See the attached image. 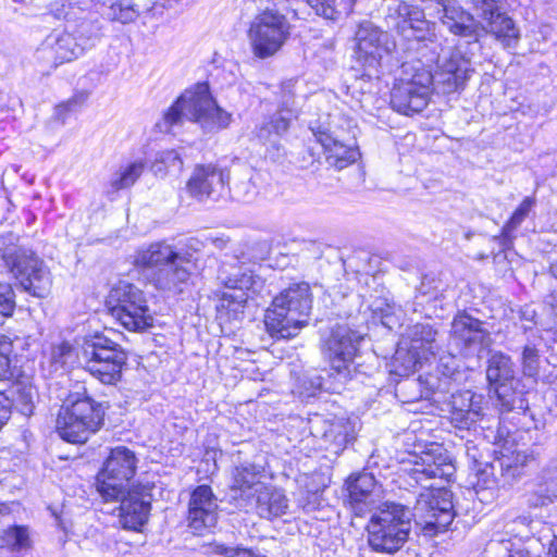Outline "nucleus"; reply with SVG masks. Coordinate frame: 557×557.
<instances>
[{
  "instance_id": "nucleus-1",
  "label": "nucleus",
  "mask_w": 557,
  "mask_h": 557,
  "mask_svg": "<svg viewBox=\"0 0 557 557\" xmlns=\"http://www.w3.org/2000/svg\"><path fill=\"white\" fill-rule=\"evenodd\" d=\"M186 120L199 124L205 132H215L230 125L232 114L216 104L207 83H198L163 113L156 128L161 133H171Z\"/></svg>"
},
{
  "instance_id": "nucleus-2",
  "label": "nucleus",
  "mask_w": 557,
  "mask_h": 557,
  "mask_svg": "<svg viewBox=\"0 0 557 557\" xmlns=\"http://www.w3.org/2000/svg\"><path fill=\"white\" fill-rule=\"evenodd\" d=\"M312 308L310 286L295 283L282 290L264 315L267 331L275 338H290L307 323Z\"/></svg>"
},
{
  "instance_id": "nucleus-3",
  "label": "nucleus",
  "mask_w": 557,
  "mask_h": 557,
  "mask_svg": "<svg viewBox=\"0 0 557 557\" xmlns=\"http://www.w3.org/2000/svg\"><path fill=\"white\" fill-rule=\"evenodd\" d=\"M18 240L20 237L12 232L1 234L0 259L25 292L35 297H45L51 287L50 272L44 261L20 245Z\"/></svg>"
},
{
  "instance_id": "nucleus-4",
  "label": "nucleus",
  "mask_w": 557,
  "mask_h": 557,
  "mask_svg": "<svg viewBox=\"0 0 557 557\" xmlns=\"http://www.w3.org/2000/svg\"><path fill=\"white\" fill-rule=\"evenodd\" d=\"M103 420L100 404L89 397L86 389L76 391L66 397L57 418V431L69 443H85L97 432Z\"/></svg>"
},
{
  "instance_id": "nucleus-5",
  "label": "nucleus",
  "mask_w": 557,
  "mask_h": 557,
  "mask_svg": "<svg viewBox=\"0 0 557 557\" xmlns=\"http://www.w3.org/2000/svg\"><path fill=\"white\" fill-rule=\"evenodd\" d=\"M410 530V511L399 504L385 503L370 519L368 542L375 552L393 554L407 542Z\"/></svg>"
},
{
  "instance_id": "nucleus-6",
  "label": "nucleus",
  "mask_w": 557,
  "mask_h": 557,
  "mask_svg": "<svg viewBox=\"0 0 557 557\" xmlns=\"http://www.w3.org/2000/svg\"><path fill=\"white\" fill-rule=\"evenodd\" d=\"M79 360L84 369L101 383L115 384L122 377L127 354L121 345L97 333L84 338Z\"/></svg>"
},
{
  "instance_id": "nucleus-7",
  "label": "nucleus",
  "mask_w": 557,
  "mask_h": 557,
  "mask_svg": "<svg viewBox=\"0 0 557 557\" xmlns=\"http://www.w3.org/2000/svg\"><path fill=\"white\" fill-rule=\"evenodd\" d=\"M433 90V76L420 61L404 63L391 94L393 109L404 115L422 112Z\"/></svg>"
},
{
  "instance_id": "nucleus-8",
  "label": "nucleus",
  "mask_w": 557,
  "mask_h": 557,
  "mask_svg": "<svg viewBox=\"0 0 557 557\" xmlns=\"http://www.w3.org/2000/svg\"><path fill=\"white\" fill-rule=\"evenodd\" d=\"M107 307L122 326L132 332H141L153 325V314L145 293L128 282H119L108 297Z\"/></svg>"
},
{
  "instance_id": "nucleus-9",
  "label": "nucleus",
  "mask_w": 557,
  "mask_h": 557,
  "mask_svg": "<svg viewBox=\"0 0 557 557\" xmlns=\"http://www.w3.org/2000/svg\"><path fill=\"white\" fill-rule=\"evenodd\" d=\"M290 24L276 10L265 9L250 22L248 39L253 55L268 59L276 54L290 36Z\"/></svg>"
},
{
  "instance_id": "nucleus-10",
  "label": "nucleus",
  "mask_w": 557,
  "mask_h": 557,
  "mask_svg": "<svg viewBox=\"0 0 557 557\" xmlns=\"http://www.w3.org/2000/svg\"><path fill=\"white\" fill-rule=\"evenodd\" d=\"M136 462L131 449L124 446L111 449L97 475V491L106 502L117 499L124 494L135 474Z\"/></svg>"
},
{
  "instance_id": "nucleus-11",
  "label": "nucleus",
  "mask_w": 557,
  "mask_h": 557,
  "mask_svg": "<svg viewBox=\"0 0 557 557\" xmlns=\"http://www.w3.org/2000/svg\"><path fill=\"white\" fill-rule=\"evenodd\" d=\"M230 173L213 163L198 164L186 182L185 190L199 202L218 201L228 195Z\"/></svg>"
},
{
  "instance_id": "nucleus-12",
  "label": "nucleus",
  "mask_w": 557,
  "mask_h": 557,
  "mask_svg": "<svg viewBox=\"0 0 557 557\" xmlns=\"http://www.w3.org/2000/svg\"><path fill=\"white\" fill-rule=\"evenodd\" d=\"M416 509L424 533L431 536L444 532L455 516L451 493L445 488L421 495Z\"/></svg>"
},
{
  "instance_id": "nucleus-13",
  "label": "nucleus",
  "mask_w": 557,
  "mask_h": 557,
  "mask_svg": "<svg viewBox=\"0 0 557 557\" xmlns=\"http://www.w3.org/2000/svg\"><path fill=\"white\" fill-rule=\"evenodd\" d=\"M219 280L226 287L222 293L219 309H226L236 312L247 302L249 292L256 293V286L259 284L252 272L240 265H223Z\"/></svg>"
},
{
  "instance_id": "nucleus-14",
  "label": "nucleus",
  "mask_w": 557,
  "mask_h": 557,
  "mask_svg": "<svg viewBox=\"0 0 557 557\" xmlns=\"http://www.w3.org/2000/svg\"><path fill=\"white\" fill-rule=\"evenodd\" d=\"M473 72L470 58L460 50L454 49L437 58L436 71L435 74H432L433 89H437L442 94H451L462 89Z\"/></svg>"
},
{
  "instance_id": "nucleus-15",
  "label": "nucleus",
  "mask_w": 557,
  "mask_h": 557,
  "mask_svg": "<svg viewBox=\"0 0 557 557\" xmlns=\"http://www.w3.org/2000/svg\"><path fill=\"white\" fill-rule=\"evenodd\" d=\"M363 336L351 330L345 324L336 325L331 331L327 337H324V350L330 359L331 367L337 374L346 376L349 373L348 369L355 356L357 355L359 344Z\"/></svg>"
},
{
  "instance_id": "nucleus-16",
  "label": "nucleus",
  "mask_w": 557,
  "mask_h": 557,
  "mask_svg": "<svg viewBox=\"0 0 557 557\" xmlns=\"http://www.w3.org/2000/svg\"><path fill=\"white\" fill-rule=\"evenodd\" d=\"M515 374V364L509 356L500 351H495L490 356L486 379L506 410H512L516 405L518 380Z\"/></svg>"
},
{
  "instance_id": "nucleus-17",
  "label": "nucleus",
  "mask_w": 557,
  "mask_h": 557,
  "mask_svg": "<svg viewBox=\"0 0 557 557\" xmlns=\"http://www.w3.org/2000/svg\"><path fill=\"white\" fill-rule=\"evenodd\" d=\"M407 469L409 475L419 484L430 479L449 480L455 473V466L447 450L442 446H433L412 456Z\"/></svg>"
},
{
  "instance_id": "nucleus-18",
  "label": "nucleus",
  "mask_w": 557,
  "mask_h": 557,
  "mask_svg": "<svg viewBox=\"0 0 557 557\" xmlns=\"http://www.w3.org/2000/svg\"><path fill=\"white\" fill-rule=\"evenodd\" d=\"M218 499L208 485L197 486L190 494L187 511L188 528L195 534H203L218 522Z\"/></svg>"
},
{
  "instance_id": "nucleus-19",
  "label": "nucleus",
  "mask_w": 557,
  "mask_h": 557,
  "mask_svg": "<svg viewBox=\"0 0 557 557\" xmlns=\"http://www.w3.org/2000/svg\"><path fill=\"white\" fill-rule=\"evenodd\" d=\"M451 338L466 356L480 354L492 342L490 333L483 329V323L466 313L454 318Z\"/></svg>"
},
{
  "instance_id": "nucleus-20",
  "label": "nucleus",
  "mask_w": 557,
  "mask_h": 557,
  "mask_svg": "<svg viewBox=\"0 0 557 557\" xmlns=\"http://www.w3.org/2000/svg\"><path fill=\"white\" fill-rule=\"evenodd\" d=\"M437 14L444 26L457 36L471 37L478 40L482 36L481 23L466 11L456 0H435Z\"/></svg>"
},
{
  "instance_id": "nucleus-21",
  "label": "nucleus",
  "mask_w": 557,
  "mask_h": 557,
  "mask_svg": "<svg viewBox=\"0 0 557 557\" xmlns=\"http://www.w3.org/2000/svg\"><path fill=\"white\" fill-rule=\"evenodd\" d=\"M348 503L357 516H362L379 506L381 487L371 473H359L347 485Z\"/></svg>"
},
{
  "instance_id": "nucleus-22",
  "label": "nucleus",
  "mask_w": 557,
  "mask_h": 557,
  "mask_svg": "<svg viewBox=\"0 0 557 557\" xmlns=\"http://www.w3.org/2000/svg\"><path fill=\"white\" fill-rule=\"evenodd\" d=\"M387 34L370 22L360 24L356 32L357 54L367 66H376L383 53L388 51Z\"/></svg>"
},
{
  "instance_id": "nucleus-23",
  "label": "nucleus",
  "mask_w": 557,
  "mask_h": 557,
  "mask_svg": "<svg viewBox=\"0 0 557 557\" xmlns=\"http://www.w3.org/2000/svg\"><path fill=\"white\" fill-rule=\"evenodd\" d=\"M120 523L126 530L140 531L151 509L149 497L138 491H125L120 498Z\"/></svg>"
},
{
  "instance_id": "nucleus-24",
  "label": "nucleus",
  "mask_w": 557,
  "mask_h": 557,
  "mask_svg": "<svg viewBox=\"0 0 557 557\" xmlns=\"http://www.w3.org/2000/svg\"><path fill=\"white\" fill-rule=\"evenodd\" d=\"M84 51L85 46L70 33L50 35L39 49V53L42 57H46V54L53 55L54 67L64 62H71L77 59Z\"/></svg>"
},
{
  "instance_id": "nucleus-25",
  "label": "nucleus",
  "mask_w": 557,
  "mask_h": 557,
  "mask_svg": "<svg viewBox=\"0 0 557 557\" xmlns=\"http://www.w3.org/2000/svg\"><path fill=\"white\" fill-rule=\"evenodd\" d=\"M482 395L462 391L451 396V422L459 429H469L482 417Z\"/></svg>"
},
{
  "instance_id": "nucleus-26",
  "label": "nucleus",
  "mask_w": 557,
  "mask_h": 557,
  "mask_svg": "<svg viewBox=\"0 0 557 557\" xmlns=\"http://www.w3.org/2000/svg\"><path fill=\"white\" fill-rule=\"evenodd\" d=\"M178 256L180 253L174 250L173 246L165 242H157L136 250L134 264L152 273L170 262L176 261Z\"/></svg>"
},
{
  "instance_id": "nucleus-27",
  "label": "nucleus",
  "mask_w": 557,
  "mask_h": 557,
  "mask_svg": "<svg viewBox=\"0 0 557 557\" xmlns=\"http://www.w3.org/2000/svg\"><path fill=\"white\" fill-rule=\"evenodd\" d=\"M264 468L253 462H244L233 470L232 488L240 492V497L250 499L264 486Z\"/></svg>"
},
{
  "instance_id": "nucleus-28",
  "label": "nucleus",
  "mask_w": 557,
  "mask_h": 557,
  "mask_svg": "<svg viewBox=\"0 0 557 557\" xmlns=\"http://www.w3.org/2000/svg\"><path fill=\"white\" fill-rule=\"evenodd\" d=\"M184 258L180 255L176 261L170 262L160 270L149 274L156 288L165 292H181L182 285L189 278L188 270L183 267Z\"/></svg>"
},
{
  "instance_id": "nucleus-29",
  "label": "nucleus",
  "mask_w": 557,
  "mask_h": 557,
  "mask_svg": "<svg viewBox=\"0 0 557 557\" xmlns=\"http://www.w3.org/2000/svg\"><path fill=\"white\" fill-rule=\"evenodd\" d=\"M318 140L326 152L330 164L337 169H344L359 158V151L352 145L344 144L337 137L329 133H320Z\"/></svg>"
},
{
  "instance_id": "nucleus-30",
  "label": "nucleus",
  "mask_w": 557,
  "mask_h": 557,
  "mask_svg": "<svg viewBox=\"0 0 557 557\" xmlns=\"http://www.w3.org/2000/svg\"><path fill=\"white\" fill-rule=\"evenodd\" d=\"M253 498L256 499V509L261 518L272 519L287 512L288 499L283 491L274 486L264 484Z\"/></svg>"
},
{
  "instance_id": "nucleus-31",
  "label": "nucleus",
  "mask_w": 557,
  "mask_h": 557,
  "mask_svg": "<svg viewBox=\"0 0 557 557\" xmlns=\"http://www.w3.org/2000/svg\"><path fill=\"white\" fill-rule=\"evenodd\" d=\"M436 334L437 332L430 324H416L409 330L407 338H404L400 343L412 350H417V352H421V356L429 359L438 351Z\"/></svg>"
},
{
  "instance_id": "nucleus-32",
  "label": "nucleus",
  "mask_w": 557,
  "mask_h": 557,
  "mask_svg": "<svg viewBox=\"0 0 557 557\" xmlns=\"http://www.w3.org/2000/svg\"><path fill=\"white\" fill-rule=\"evenodd\" d=\"M482 36L492 35L504 47H510L519 38V30L515 22L505 13L496 14L495 17L485 23H481Z\"/></svg>"
},
{
  "instance_id": "nucleus-33",
  "label": "nucleus",
  "mask_w": 557,
  "mask_h": 557,
  "mask_svg": "<svg viewBox=\"0 0 557 557\" xmlns=\"http://www.w3.org/2000/svg\"><path fill=\"white\" fill-rule=\"evenodd\" d=\"M289 126L288 117H283L274 113L265 116L256 125L253 135L261 144L275 146L287 133Z\"/></svg>"
},
{
  "instance_id": "nucleus-34",
  "label": "nucleus",
  "mask_w": 557,
  "mask_h": 557,
  "mask_svg": "<svg viewBox=\"0 0 557 557\" xmlns=\"http://www.w3.org/2000/svg\"><path fill=\"white\" fill-rule=\"evenodd\" d=\"M10 393L15 408L25 417L32 416L37 397L36 388L27 380H17L13 382Z\"/></svg>"
},
{
  "instance_id": "nucleus-35",
  "label": "nucleus",
  "mask_w": 557,
  "mask_h": 557,
  "mask_svg": "<svg viewBox=\"0 0 557 557\" xmlns=\"http://www.w3.org/2000/svg\"><path fill=\"white\" fill-rule=\"evenodd\" d=\"M406 18L411 20L416 24L424 25V13L422 10L404 1L394 0V3L388 5L387 25L391 28L399 26Z\"/></svg>"
},
{
  "instance_id": "nucleus-36",
  "label": "nucleus",
  "mask_w": 557,
  "mask_h": 557,
  "mask_svg": "<svg viewBox=\"0 0 557 557\" xmlns=\"http://www.w3.org/2000/svg\"><path fill=\"white\" fill-rule=\"evenodd\" d=\"M393 29L407 39L430 42H436L438 39L436 24L425 18L424 25L416 24L411 20L406 18L399 26H395Z\"/></svg>"
},
{
  "instance_id": "nucleus-37",
  "label": "nucleus",
  "mask_w": 557,
  "mask_h": 557,
  "mask_svg": "<svg viewBox=\"0 0 557 557\" xmlns=\"http://www.w3.org/2000/svg\"><path fill=\"white\" fill-rule=\"evenodd\" d=\"M428 360L421 356V352H417V350H412L400 343L393 359L394 372L398 375H408L414 372L423 361Z\"/></svg>"
},
{
  "instance_id": "nucleus-38",
  "label": "nucleus",
  "mask_w": 557,
  "mask_h": 557,
  "mask_svg": "<svg viewBox=\"0 0 557 557\" xmlns=\"http://www.w3.org/2000/svg\"><path fill=\"white\" fill-rule=\"evenodd\" d=\"M139 12V5L133 0H112L104 14L110 21L127 24L136 21Z\"/></svg>"
},
{
  "instance_id": "nucleus-39",
  "label": "nucleus",
  "mask_w": 557,
  "mask_h": 557,
  "mask_svg": "<svg viewBox=\"0 0 557 557\" xmlns=\"http://www.w3.org/2000/svg\"><path fill=\"white\" fill-rule=\"evenodd\" d=\"M145 170V163L140 160L134 161L113 174L110 180V187L113 190L125 189L135 184Z\"/></svg>"
},
{
  "instance_id": "nucleus-40",
  "label": "nucleus",
  "mask_w": 557,
  "mask_h": 557,
  "mask_svg": "<svg viewBox=\"0 0 557 557\" xmlns=\"http://www.w3.org/2000/svg\"><path fill=\"white\" fill-rule=\"evenodd\" d=\"M79 356L81 354L78 355L75 351L72 344L69 342H62L51 348V366L54 371L65 370L66 368L72 367Z\"/></svg>"
},
{
  "instance_id": "nucleus-41",
  "label": "nucleus",
  "mask_w": 557,
  "mask_h": 557,
  "mask_svg": "<svg viewBox=\"0 0 557 557\" xmlns=\"http://www.w3.org/2000/svg\"><path fill=\"white\" fill-rule=\"evenodd\" d=\"M232 194V197L238 201L249 202L251 201L258 194L256 183L253 182V176L250 171H246L243 173L233 184V186L228 187V194Z\"/></svg>"
},
{
  "instance_id": "nucleus-42",
  "label": "nucleus",
  "mask_w": 557,
  "mask_h": 557,
  "mask_svg": "<svg viewBox=\"0 0 557 557\" xmlns=\"http://www.w3.org/2000/svg\"><path fill=\"white\" fill-rule=\"evenodd\" d=\"M535 205L533 197H527L515 210L509 221L504 225L502 235L505 240H511L513 232L521 225Z\"/></svg>"
},
{
  "instance_id": "nucleus-43",
  "label": "nucleus",
  "mask_w": 557,
  "mask_h": 557,
  "mask_svg": "<svg viewBox=\"0 0 557 557\" xmlns=\"http://www.w3.org/2000/svg\"><path fill=\"white\" fill-rule=\"evenodd\" d=\"M277 115L288 117L290 123L298 115V107L293 91V83L288 82L281 86V99L275 112Z\"/></svg>"
},
{
  "instance_id": "nucleus-44",
  "label": "nucleus",
  "mask_w": 557,
  "mask_h": 557,
  "mask_svg": "<svg viewBox=\"0 0 557 557\" xmlns=\"http://www.w3.org/2000/svg\"><path fill=\"white\" fill-rule=\"evenodd\" d=\"M1 541L3 546L12 550L28 548L30 544L28 530L22 525H13L4 530Z\"/></svg>"
},
{
  "instance_id": "nucleus-45",
  "label": "nucleus",
  "mask_w": 557,
  "mask_h": 557,
  "mask_svg": "<svg viewBox=\"0 0 557 557\" xmlns=\"http://www.w3.org/2000/svg\"><path fill=\"white\" fill-rule=\"evenodd\" d=\"M183 161L175 150H165L158 153L154 162L152 163V171L156 174H165L169 169L182 170Z\"/></svg>"
},
{
  "instance_id": "nucleus-46",
  "label": "nucleus",
  "mask_w": 557,
  "mask_h": 557,
  "mask_svg": "<svg viewBox=\"0 0 557 557\" xmlns=\"http://www.w3.org/2000/svg\"><path fill=\"white\" fill-rule=\"evenodd\" d=\"M16 307L15 293L10 283L0 282V325L12 317Z\"/></svg>"
},
{
  "instance_id": "nucleus-47",
  "label": "nucleus",
  "mask_w": 557,
  "mask_h": 557,
  "mask_svg": "<svg viewBox=\"0 0 557 557\" xmlns=\"http://www.w3.org/2000/svg\"><path fill=\"white\" fill-rule=\"evenodd\" d=\"M522 369L524 375L534 377L539 373V354L532 346H525L522 352Z\"/></svg>"
},
{
  "instance_id": "nucleus-48",
  "label": "nucleus",
  "mask_w": 557,
  "mask_h": 557,
  "mask_svg": "<svg viewBox=\"0 0 557 557\" xmlns=\"http://www.w3.org/2000/svg\"><path fill=\"white\" fill-rule=\"evenodd\" d=\"M325 436L332 437L341 446L349 442L351 430L344 420H338L331 424L330 429L325 432Z\"/></svg>"
},
{
  "instance_id": "nucleus-49",
  "label": "nucleus",
  "mask_w": 557,
  "mask_h": 557,
  "mask_svg": "<svg viewBox=\"0 0 557 557\" xmlns=\"http://www.w3.org/2000/svg\"><path fill=\"white\" fill-rule=\"evenodd\" d=\"M472 3L483 23L502 13L496 0H472Z\"/></svg>"
},
{
  "instance_id": "nucleus-50",
  "label": "nucleus",
  "mask_w": 557,
  "mask_h": 557,
  "mask_svg": "<svg viewBox=\"0 0 557 557\" xmlns=\"http://www.w3.org/2000/svg\"><path fill=\"white\" fill-rule=\"evenodd\" d=\"M318 15L335 18L337 13L335 0H305Z\"/></svg>"
},
{
  "instance_id": "nucleus-51",
  "label": "nucleus",
  "mask_w": 557,
  "mask_h": 557,
  "mask_svg": "<svg viewBox=\"0 0 557 557\" xmlns=\"http://www.w3.org/2000/svg\"><path fill=\"white\" fill-rule=\"evenodd\" d=\"M86 100V96L79 95L69 99L65 102L58 104L54 109V115L58 120L64 123L67 113L75 111Z\"/></svg>"
},
{
  "instance_id": "nucleus-52",
  "label": "nucleus",
  "mask_w": 557,
  "mask_h": 557,
  "mask_svg": "<svg viewBox=\"0 0 557 557\" xmlns=\"http://www.w3.org/2000/svg\"><path fill=\"white\" fill-rule=\"evenodd\" d=\"M11 351L12 344L5 336L0 335V381L5 379L10 372Z\"/></svg>"
},
{
  "instance_id": "nucleus-53",
  "label": "nucleus",
  "mask_w": 557,
  "mask_h": 557,
  "mask_svg": "<svg viewBox=\"0 0 557 557\" xmlns=\"http://www.w3.org/2000/svg\"><path fill=\"white\" fill-rule=\"evenodd\" d=\"M543 480L547 485L548 492L557 493V460L550 461L543 470Z\"/></svg>"
},
{
  "instance_id": "nucleus-54",
  "label": "nucleus",
  "mask_w": 557,
  "mask_h": 557,
  "mask_svg": "<svg viewBox=\"0 0 557 557\" xmlns=\"http://www.w3.org/2000/svg\"><path fill=\"white\" fill-rule=\"evenodd\" d=\"M438 369L441 373L448 377L454 379L458 374V364L454 356H446L440 359Z\"/></svg>"
},
{
  "instance_id": "nucleus-55",
  "label": "nucleus",
  "mask_w": 557,
  "mask_h": 557,
  "mask_svg": "<svg viewBox=\"0 0 557 557\" xmlns=\"http://www.w3.org/2000/svg\"><path fill=\"white\" fill-rule=\"evenodd\" d=\"M209 547L210 553L225 557H239L242 552V546H226L216 542L209 544Z\"/></svg>"
},
{
  "instance_id": "nucleus-56",
  "label": "nucleus",
  "mask_w": 557,
  "mask_h": 557,
  "mask_svg": "<svg viewBox=\"0 0 557 557\" xmlns=\"http://www.w3.org/2000/svg\"><path fill=\"white\" fill-rule=\"evenodd\" d=\"M11 416V407L5 397L0 394V430L8 422Z\"/></svg>"
},
{
  "instance_id": "nucleus-57",
  "label": "nucleus",
  "mask_w": 557,
  "mask_h": 557,
  "mask_svg": "<svg viewBox=\"0 0 557 557\" xmlns=\"http://www.w3.org/2000/svg\"><path fill=\"white\" fill-rule=\"evenodd\" d=\"M506 549L509 552L508 557H533L527 550L513 549V548H508V547H506Z\"/></svg>"
},
{
  "instance_id": "nucleus-58",
  "label": "nucleus",
  "mask_w": 557,
  "mask_h": 557,
  "mask_svg": "<svg viewBox=\"0 0 557 557\" xmlns=\"http://www.w3.org/2000/svg\"><path fill=\"white\" fill-rule=\"evenodd\" d=\"M239 557H267L260 553H256L252 549L244 548L242 547L240 556Z\"/></svg>"
},
{
  "instance_id": "nucleus-59",
  "label": "nucleus",
  "mask_w": 557,
  "mask_h": 557,
  "mask_svg": "<svg viewBox=\"0 0 557 557\" xmlns=\"http://www.w3.org/2000/svg\"><path fill=\"white\" fill-rule=\"evenodd\" d=\"M548 555L549 557H557V536L550 542Z\"/></svg>"
},
{
  "instance_id": "nucleus-60",
  "label": "nucleus",
  "mask_w": 557,
  "mask_h": 557,
  "mask_svg": "<svg viewBox=\"0 0 557 557\" xmlns=\"http://www.w3.org/2000/svg\"><path fill=\"white\" fill-rule=\"evenodd\" d=\"M550 272L552 274L557 277V261H554L552 264H550Z\"/></svg>"
},
{
  "instance_id": "nucleus-61",
  "label": "nucleus",
  "mask_w": 557,
  "mask_h": 557,
  "mask_svg": "<svg viewBox=\"0 0 557 557\" xmlns=\"http://www.w3.org/2000/svg\"><path fill=\"white\" fill-rule=\"evenodd\" d=\"M2 507H3V506H2V505H0V513L2 512Z\"/></svg>"
}]
</instances>
